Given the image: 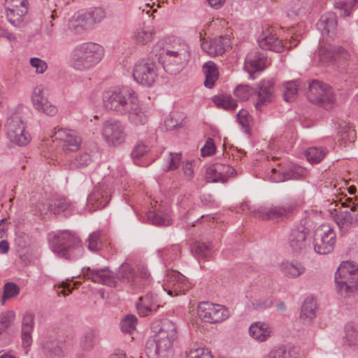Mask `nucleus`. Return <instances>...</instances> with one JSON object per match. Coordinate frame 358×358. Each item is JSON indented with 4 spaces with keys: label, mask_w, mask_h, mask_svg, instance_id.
<instances>
[{
    "label": "nucleus",
    "mask_w": 358,
    "mask_h": 358,
    "mask_svg": "<svg viewBox=\"0 0 358 358\" xmlns=\"http://www.w3.org/2000/svg\"><path fill=\"white\" fill-rule=\"evenodd\" d=\"M50 247L59 257L70 260L80 258L84 252L79 237L67 230L50 234Z\"/></svg>",
    "instance_id": "1"
},
{
    "label": "nucleus",
    "mask_w": 358,
    "mask_h": 358,
    "mask_svg": "<svg viewBox=\"0 0 358 358\" xmlns=\"http://www.w3.org/2000/svg\"><path fill=\"white\" fill-rule=\"evenodd\" d=\"M104 55L103 48L96 43L87 42L76 46L71 54V66L76 71H85L97 65Z\"/></svg>",
    "instance_id": "2"
},
{
    "label": "nucleus",
    "mask_w": 358,
    "mask_h": 358,
    "mask_svg": "<svg viewBox=\"0 0 358 358\" xmlns=\"http://www.w3.org/2000/svg\"><path fill=\"white\" fill-rule=\"evenodd\" d=\"M83 275L92 281L106 285L110 287H115L117 280H122L129 284H133L136 278L134 268L128 263H123L115 275L107 268L101 269H92L87 268L83 271Z\"/></svg>",
    "instance_id": "3"
},
{
    "label": "nucleus",
    "mask_w": 358,
    "mask_h": 358,
    "mask_svg": "<svg viewBox=\"0 0 358 358\" xmlns=\"http://www.w3.org/2000/svg\"><path fill=\"white\" fill-rule=\"evenodd\" d=\"M136 97L135 92L128 87H114L103 91L102 102L106 110L124 115Z\"/></svg>",
    "instance_id": "4"
},
{
    "label": "nucleus",
    "mask_w": 358,
    "mask_h": 358,
    "mask_svg": "<svg viewBox=\"0 0 358 358\" xmlns=\"http://www.w3.org/2000/svg\"><path fill=\"white\" fill-rule=\"evenodd\" d=\"M336 289L343 296H348L358 285V266L352 262H343L335 273Z\"/></svg>",
    "instance_id": "5"
},
{
    "label": "nucleus",
    "mask_w": 358,
    "mask_h": 358,
    "mask_svg": "<svg viewBox=\"0 0 358 358\" xmlns=\"http://www.w3.org/2000/svg\"><path fill=\"white\" fill-rule=\"evenodd\" d=\"M178 337L176 325L170 320H164L155 336L154 341L147 343L148 353L164 356Z\"/></svg>",
    "instance_id": "6"
},
{
    "label": "nucleus",
    "mask_w": 358,
    "mask_h": 358,
    "mask_svg": "<svg viewBox=\"0 0 358 358\" xmlns=\"http://www.w3.org/2000/svg\"><path fill=\"white\" fill-rule=\"evenodd\" d=\"M190 57L189 48L185 42L175 43L163 53L164 63L169 71L176 73L181 70Z\"/></svg>",
    "instance_id": "7"
},
{
    "label": "nucleus",
    "mask_w": 358,
    "mask_h": 358,
    "mask_svg": "<svg viewBox=\"0 0 358 358\" xmlns=\"http://www.w3.org/2000/svg\"><path fill=\"white\" fill-rule=\"evenodd\" d=\"M5 127L6 136L11 143L23 147L31 141V134L26 130V124L18 113L8 117Z\"/></svg>",
    "instance_id": "8"
},
{
    "label": "nucleus",
    "mask_w": 358,
    "mask_h": 358,
    "mask_svg": "<svg viewBox=\"0 0 358 358\" xmlns=\"http://www.w3.org/2000/svg\"><path fill=\"white\" fill-rule=\"evenodd\" d=\"M101 134L109 146H119L123 144L127 138L124 125L119 120H108L103 122Z\"/></svg>",
    "instance_id": "9"
},
{
    "label": "nucleus",
    "mask_w": 358,
    "mask_h": 358,
    "mask_svg": "<svg viewBox=\"0 0 358 358\" xmlns=\"http://www.w3.org/2000/svg\"><path fill=\"white\" fill-rule=\"evenodd\" d=\"M336 243V234L328 224H322L315 231L313 241L315 251L320 255L331 252Z\"/></svg>",
    "instance_id": "10"
},
{
    "label": "nucleus",
    "mask_w": 358,
    "mask_h": 358,
    "mask_svg": "<svg viewBox=\"0 0 358 358\" xmlns=\"http://www.w3.org/2000/svg\"><path fill=\"white\" fill-rule=\"evenodd\" d=\"M308 100L315 104L328 108L335 101L332 89L326 84L314 80L309 85Z\"/></svg>",
    "instance_id": "11"
},
{
    "label": "nucleus",
    "mask_w": 358,
    "mask_h": 358,
    "mask_svg": "<svg viewBox=\"0 0 358 358\" xmlns=\"http://www.w3.org/2000/svg\"><path fill=\"white\" fill-rule=\"evenodd\" d=\"M197 312L201 320L209 323L221 322L229 316V312L224 306L208 301L199 303Z\"/></svg>",
    "instance_id": "12"
},
{
    "label": "nucleus",
    "mask_w": 358,
    "mask_h": 358,
    "mask_svg": "<svg viewBox=\"0 0 358 358\" xmlns=\"http://www.w3.org/2000/svg\"><path fill=\"white\" fill-rule=\"evenodd\" d=\"M162 288L170 296H176L185 294L191 288V284L180 272L171 271L167 273Z\"/></svg>",
    "instance_id": "13"
},
{
    "label": "nucleus",
    "mask_w": 358,
    "mask_h": 358,
    "mask_svg": "<svg viewBox=\"0 0 358 358\" xmlns=\"http://www.w3.org/2000/svg\"><path fill=\"white\" fill-rule=\"evenodd\" d=\"M53 141H57L61 149L66 153L76 152L82 143L81 136L73 130L59 129L52 136Z\"/></svg>",
    "instance_id": "14"
},
{
    "label": "nucleus",
    "mask_w": 358,
    "mask_h": 358,
    "mask_svg": "<svg viewBox=\"0 0 358 358\" xmlns=\"http://www.w3.org/2000/svg\"><path fill=\"white\" fill-rule=\"evenodd\" d=\"M133 78L142 85L152 86L157 78L155 64L145 60L137 62L134 67Z\"/></svg>",
    "instance_id": "15"
},
{
    "label": "nucleus",
    "mask_w": 358,
    "mask_h": 358,
    "mask_svg": "<svg viewBox=\"0 0 358 358\" xmlns=\"http://www.w3.org/2000/svg\"><path fill=\"white\" fill-rule=\"evenodd\" d=\"M309 229L304 224L301 223L294 227L288 238V245L294 253L304 252L310 245L308 238Z\"/></svg>",
    "instance_id": "16"
},
{
    "label": "nucleus",
    "mask_w": 358,
    "mask_h": 358,
    "mask_svg": "<svg viewBox=\"0 0 358 358\" xmlns=\"http://www.w3.org/2000/svg\"><path fill=\"white\" fill-rule=\"evenodd\" d=\"M294 208L292 205L261 207L252 211V214L254 217L262 220H279L287 217Z\"/></svg>",
    "instance_id": "17"
},
{
    "label": "nucleus",
    "mask_w": 358,
    "mask_h": 358,
    "mask_svg": "<svg viewBox=\"0 0 358 358\" xmlns=\"http://www.w3.org/2000/svg\"><path fill=\"white\" fill-rule=\"evenodd\" d=\"M31 102L34 108L49 116H54L57 113V108L52 104L45 96L43 85H38L33 90Z\"/></svg>",
    "instance_id": "18"
},
{
    "label": "nucleus",
    "mask_w": 358,
    "mask_h": 358,
    "mask_svg": "<svg viewBox=\"0 0 358 358\" xmlns=\"http://www.w3.org/2000/svg\"><path fill=\"white\" fill-rule=\"evenodd\" d=\"M235 169L227 164H216L210 166L206 171V179L208 182H225L232 176Z\"/></svg>",
    "instance_id": "19"
},
{
    "label": "nucleus",
    "mask_w": 358,
    "mask_h": 358,
    "mask_svg": "<svg viewBox=\"0 0 358 358\" xmlns=\"http://www.w3.org/2000/svg\"><path fill=\"white\" fill-rule=\"evenodd\" d=\"M110 196L111 189L106 186L105 182L102 181L88 196L87 202L95 209L103 208L108 203Z\"/></svg>",
    "instance_id": "20"
},
{
    "label": "nucleus",
    "mask_w": 358,
    "mask_h": 358,
    "mask_svg": "<svg viewBox=\"0 0 358 358\" xmlns=\"http://www.w3.org/2000/svg\"><path fill=\"white\" fill-rule=\"evenodd\" d=\"M337 23V16L336 13L329 12L321 16L317 23V28L321 33L324 39L326 37L333 39L336 36Z\"/></svg>",
    "instance_id": "21"
},
{
    "label": "nucleus",
    "mask_w": 358,
    "mask_h": 358,
    "mask_svg": "<svg viewBox=\"0 0 358 358\" xmlns=\"http://www.w3.org/2000/svg\"><path fill=\"white\" fill-rule=\"evenodd\" d=\"M331 215L342 234L348 233L355 225L358 224V213L353 217L348 211L334 210Z\"/></svg>",
    "instance_id": "22"
},
{
    "label": "nucleus",
    "mask_w": 358,
    "mask_h": 358,
    "mask_svg": "<svg viewBox=\"0 0 358 358\" xmlns=\"http://www.w3.org/2000/svg\"><path fill=\"white\" fill-rule=\"evenodd\" d=\"M258 44L262 49L272 50L280 52L284 49V45L275 35L273 34L270 30L267 29L258 36Z\"/></svg>",
    "instance_id": "23"
},
{
    "label": "nucleus",
    "mask_w": 358,
    "mask_h": 358,
    "mask_svg": "<svg viewBox=\"0 0 358 358\" xmlns=\"http://www.w3.org/2000/svg\"><path fill=\"white\" fill-rule=\"evenodd\" d=\"M126 115H128V121L134 126L144 125L148 121V117L141 107L137 96L128 108Z\"/></svg>",
    "instance_id": "24"
},
{
    "label": "nucleus",
    "mask_w": 358,
    "mask_h": 358,
    "mask_svg": "<svg viewBox=\"0 0 358 358\" xmlns=\"http://www.w3.org/2000/svg\"><path fill=\"white\" fill-rule=\"evenodd\" d=\"M35 316L32 313L26 312L22 320L21 338L24 348L29 347L32 343L31 334L34 327Z\"/></svg>",
    "instance_id": "25"
},
{
    "label": "nucleus",
    "mask_w": 358,
    "mask_h": 358,
    "mask_svg": "<svg viewBox=\"0 0 358 358\" xmlns=\"http://www.w3.org/2000/svg\"><path fill=\"white\" fill-rule=\"evenodd\" d=\"M258 100L255 103V108L261 110V107L267 105L273 100V84L270 80H262L258 87Z\"/></svg>",
    "instance_id": "26"
},
{
    "label": "nucleus",
    "mask_w": 358,
    "mask_h": 358,
    "mask_svg": "<svg viewBox=\"0 0 358 358\" xmlns=\"http://www.w3.org/2000/svg\"><path fill=\"white\" fill-rule=\"evenodd\" d=\"M272 332L271 327L263 322H253L249 327L250 336L260 343L267 341L271 336Z\"/></svg>",
    "instance_id": "27"
},
{
    "label": "nucleus",
    "mask_w": 358,
    "mask_h": 358,
    "mask_svg": "<svg viewBox=\"0 0 358 358\" xmlns=\"http://www.w3.org/2000/svg\"><path fill=\"white\" fill-rule=\"evenodd\" d=\"M229 42L228 38L220 37L210 41L203 42L201 48L208 55L214 57L222 55L226 48L229 47Z\"/></svg>",
    "instance_id": "28"
},
{
    "label": "nucleus",
    "mask_w": 358,
    "mask_h": 358,
    "mask_svg": "<svg viewBox=\"0 0 358 358\" xmlns=\"http://www.w3.org/2000/svg\"><path fill=\"white\" fill-rule=\"evenodd\" d=\"M265 59L256 53H250L247 55L245 62V69L250 73V77L255 79L252 74L261 71L264 69Z\"/></svg>",
    "instance_id": "29"
},
{
    "label": "nucleus",
    "mask_w": 358,
    "mask_h": 358,
    "mask_svg": "<svg viewBox=\"0 0 358 358\" xmlns=\"http://www.w3.org/2000/svg\"><path fill=\"white\" fill-rule=\"evenodd\" d=\"M69 29L75 34H81L86 31L91 29L92 27L84 13H77L75 14L69 20Z\"/></svg>",
    "instance_id": "30"
},
{
    "label": "nucleus",
    "mask_w": 358,
    "mask_h": 358,
    "mask_svg": "<svg viewBox=\"0 0 358 358\" xmlns=\"http://www.w3.org/2000/svg\"><path fill=\"white\" fill-rule=\"evenodd\" d=\"M280 267L282 273L291 278H297L305 272V267L298 262H283Z\"/></svg>",
    "instance_id": "31"
},
{
    "label": "nucleus",
    "mask_w": 358,
    "mask_h": 358,
    "mask_svg": "<svg viewBox=\"0 0 358 358\" xmlns=\"http://www.w3.org/2000/svg\"><path fill=\"white\" fill-rule=\"evenodd\" d=\"M203 72L206 80L204 85L208 88H212L218 78V69L213 62L208 61L203 66Z\"/></svg>",
    "instance_id": "32"
},
{
    "label": "nucleus",
    "mask_w": 358,
    "mask_h": 358,
    "mask_svg": "<svg viewBox=\"0 0 358 358\" xmlns=\"http://www.w3.org/2000/svg\"><path fill=\"white\" fill-rule=\"evenodd\" d=\"M317 304L316 301L313 298H307L301 309V318L305 322H310L316 317Z\"/></svg>",
    "instance_id": "33"
},
{
    "label": "nucleus",
    "mask_w": 358,
    "mask_h": 358,
    "mask_svg": "<svg viewBox=\"0 0 358 358\" xmlns=\"http://www.w3.org/2000/svg\"><path fill=\"white\" fill-rule=\"evenodd\" d=\"M92 29L106 17L105 9L101 6L92 7L83 13Z\"/></svg>",
    "instance_id": "34"
},
{
    "label": "nucleus",
    "mask_w": 358,
    "mask_h": 358,
    "mask_svg": "<svg viewBox=\"0 0 358 358\" xmlns=\"http://www.w3.org/2000/svg\"><path fill=\"white\" fill-rule=\"evenodd\" d=\"M356 193V188L355 187H337V186L334 185V195L336 196L335 202H339L341 205L342 206V203H343L342 201H344L345 199H343L342 197L345 196L349 199H351L352 200V202L354 203H356L357 201V196L355 195Z\"/></svg>",
    "instance_id": "35"
},
{
    "label": "nucleus",
    "mask_w": 358,
    "mask_h": 358,
    "mask_svg": "<svg viewBox=\"0 0 358 358\" xmlns=\"http://www.w3.org/2000/svg\"><path fill=\"white\" fill-rule=\"evenodd\" d=\"M154 34L153 29L150 27H140L134 32L133 38L136 43L145 45L151 42Z\"/></svg>",
    "instance_id": "36"
},
{
    "label": "nucleus",
    "mask_w": 358,
    "mask_h": 358,
    "mask_svg": "<svg viewBox=\"0 0 358 358\" xmlns=\"http://www.w3.org/2000/svg\"><path fill=\"white\" fill-rule=\"evenodd\" d=\"M27 8L22 10L6 9L8 21L14 27H21L24 24V17L27 13Z\"/></svg>",
    "instance_id": "37"
},
{
    "label": "nucleus",
    "mask_w": 358,
    "mask_h": 358,
    "mask_svg": "<svg viewBox=\"0 0 358 358\" xmlns=\"http://www.w3.org/2000/svg\"><path fill=\"white\" fill-rule=\"evenodd\" d=\"M214 103L226 110H234L237 107V102L230 95L220 94L213 97Z\"/></svg>",
    "instance_id": "38"
},
{
    "label": "nucleus",
    "mask_w": 358,
    "mask_h": 358,
    "mask_svg": "<svg viewBox=\"0 0 358 358\" xmlns=\"http://www.w3.org/2000/svg\"><path fill=\"white\" fill-rule=\"evenodd\" d=\"M320 62L323 64H333L336 58L334 53V47L330 44L327 45H321L318 51Z\"/></svg>",
    "instance_id": "39"
},
{
    "label": "nucleus",
    "mask_w": 358,
    "mask_h": 358,
    "mask_svg": "<svg viewBox=\"0 0 358 358\" xmlns=\"http://www.w3.org/2000/svg\"><path fill=\"white\" fill-rule=\"evenodd\" d=\"M334 7L341 10V16L348 17L358 8V0H338L335 2Z\"/></svg>",
    "instance_id": "40"
},
{
    "label": "nucleus",
    "mask_w": 358,
    "mask_h": 358,
    "mask_svg": "<svg viewBox=\"0 0 358 358\" xmlns=\"http://www.w3.org/2000/svg\"><path fill=\"white\" fill-rule=\"evenodd\" d=\"M327 150L323 147H311L306 150L305 155L307 160L312 164L319 163L325 157Z\"/></svg>",
    "instance_id": "41"
},
{
    "label": "nucleus",
    "mask_w": 358,
    "mask_h": 358,
    "mask_svg": "<svg viewBox=\"0 0 358 358\" xmlns=\"http://www.w3.org/2000/svg\"><path fill=\"white\" fill-rule=\"evenodd\" d=\"M298 87L299 85L296 81L285 83L282 87L284 99L286 101H291L294 100L296 98Z\"/></svg>",
    "instance_id": "42"
},
{
    "label": "nucleus",
    "mask_w": 358,
    "mask_h": 358,
    "mask_svg": "<svg viewBox=\"0 0 358 358\" xmlns=\"http://www.w3.org/2000/svg\"><path fill=\"white\" fill-rule=\"evenodd\" d=\"M296 177L292 171H282L275 168L272 169L270 179L275 182H284L287 180H294Z\"/></svg>",
    "instance_id": "43"
},
{
    "label": "nucleus",
    "mask_w": 358,
    "mask_h": 358,
    "mask_svg": "<svg viewBox=\"0 0 358 358\" xmlns=\"http://www.w3.org/2000/svg\"><path fill=\"white\" fill-rule=\"evenodd\" d=\"M291 10L295 15H303L312 10L310 3L305 0H296L291 5Z\"/></svg>",
    "instance_id": "44"
},
{
    "label": "nucleus",
    "mask_w": 358,
    "mask_h": 358,
    "mask_svg": "<svg viewBox=\"0 0 358 358\" xmlns=\"http://www.w3.org/2000/svg\"><path fill=\"white\" fill-rule=\"evenodd\" d=\"M161 257L167 262H172L178 258L180 253L178 245H172L159 250Z\"/></svg>",
    "instance_id": "45"
},
{
    "label": "nucleus",
    "mask_w": 358,
    "mask_h": 358,
    "mask_svg": "<svg viewBox=\"0 0 358 358\" xmlns=\"http://www.w3.org/2000/svg\"><path fill=\"white\" fill-rule=\"evenodd\" d=\"M345 343L350 346H358V331L350 324L345 326Z\"/></svg>",
    "instance_id": "46"
},
{
    "label": "nucleus",
    "mask_w": 358,
    "mask_h": 358,
    "mask_svg": "<svg viewBox=\"0 0 358 358\" xmlns=\"http://www.w3.org/2000/svg\"><path fill=\"white\" fill-rule=\"evenodd\" d=\"M92 162L91 157L87 152L81 153L76 156L70 162L71 169H80L87 166Z\"/></svg>",
    "instance_id": "47"
},
{
    "label": "nucleus",
    "mask_w": 358,
    "mask_h": 358,
    "mask_svg": "<svg viewBox=\"0 0 358 358\" xmlns=\"http://www.w3.org/2000/svg\"><path fill=\"white\" fill-rule=\"evenodd\" d=\"M136 324V317L134 315H128L121 320V329L124 333L131 334L135 330Z\"/></svg>",
    "instance_id": "48"
},
{
    "label": "nucleus",
    "mask_w": 358,
    "mask_h": 358,
    "mask_svg": "<svg viewBox=\"0 0 358 358\" xmlns=\"http://www.w3.org/2000/svg\"><path fill=\"white\" fill-rule=\"evenodd\" d=\"M15 317V313L13 310H8L0 315V335L10 326Z\"/></svg>",
    "instance_id": "49"
},
{
    "label": "nucleus",
    "mask_w": 358,
    "mask_h": 358,
    "mask_svg": "<svg viewBox=\"0 0 358 358\" xmlns=\"http://www.w3.org/2000/svg\"><path fill=\"white\" fill-rule=\"evenodd\" d=\"M152 222L155 225L166 226L171 224V219L167 214H162L160 212L152 213L149 215Z\"/></svg>",
    "instance_id": "50"
},
{
    "label": "nucleus",
    "mask_w": 358,
    "mask_h": 358,
    "mask_svg": "<svg viewBox=\"0 0 358 358\" xmlns=\"http://www.w3.org/2000/svg\"><path fill=\"white\" fill-rule=\"evenodd\" d=\"M181 154L170 152L166 159V171L176 169L181 162Z\"/></svg>",
    "instance_id": "51"
},
{
    "label": "nucleus",
    "mask_w": 358,
    "mask_h": 358,
    "mask_svg": "<svg viewBox=\"0 0 358 358\" xmlns=\"http://www.w3.org/2000/svg\"><path fill=\"white\" fill-rule=\"evenodd\" d=\"M252 89L248 85H239L234 90L235 96L241 101H245L249 99L252 94Z\"/></svg>",
    "instance_id": "52"
},
{
    "label": "nucleus",
    "mask_w": 358,
    "mask_h": 358,
    "mask_svg": "<svg viewBox=\"0 0 358 358\" xmlns=\"http://www.w3.org/2000/svg\"><path fill=\"white\" fill-rule=\"evenodd\" d=\"M18 292V287L14 283H6L4 285L3 296L2 299L3 303H4L6 300L17 295Z\"/></svg>",
    "instance_id": "53"
},
{
    "label": "nucleus",
    "mask_w": 358,
    "mask_h": 358,
    "mask_svg": "<svg viewBox=\"0 0 358 358\" xmlns=\"http://www.w3.org/2000/svg\"><path fill=\"white\" fill-rule=\"evenodd\" d=\"M182 171L185 180L191 181L194 176V169L192 162L186 161L182 164Z\"/></svg>",
    "instance_id": "54"
},
{
    "label": "nucleus",
    "mask_w": 358,
    "mask_h": 358,
    "mask_svg": "<svg viewBox=\"0 0 358 358\" xmlns=\"http://www.w3.org/2000/svg\"><path fill=\"white\" fill-rule=\"evenodd\" d=\"M100 246V232L92 233L88 238V249L91 251H96L99 250Z\"/></svg>",
    "instance_id": "55"
},
{
    "label": "nucleus",
    "mask_w": 358,
    "mask_h": 358,
    "mask_svg": "<svg viewBox=\"0 0 358 358\" xmlns=\"http://www.w3.org/2000/svg\"><path fill=\"white\" fill-rule=\"evenodd\" d=\"M187 358H213V356L207 350L201 348H197L191 349Z\"/></svg>",
    "instance_id": "56"
},
{
    "label": "nucleus",
    "mask_w": 358,
    "mask_h": 358,
    "mask_svg": "<svg viewBox=\"0 0 358 358\" xmlns=\"http://www.w3.org/2000/svg\"><path fill=\"white\" fill-rule=\"evenodd\" d=\"M334 53L336 60L335 62L343 64L350 58V54L341 46L334 47Z\"/></svg>",
    "instance_id": "57"
},
{
    "label": "nucleus",
    "mask_w": 358,
    "mask_h": 358,
    "mask_svg": "<svg viewBox=\"0 0 358 358\" xmlns=\"http://www.w3.org/2000/svg\"><path fill=\"white\" fill-rule=\"evenodd\" d=\"M28 0H6V9L22 10V8H27L28 10Z\"/></svg>",
    "instance_id": "58"
},
{
    "label": "nucleus",
    "mask_w": 358,
    "mask_h": 358,
    "mask_svg": "<svg viewBox=\"0 0 358 358\" xmlns=\"http://www.w3.org/2000/svg\"><path fill=\"white\" fill-rule=\"evenodd\" d=\"M30 64L35 69L36 73H43L48 69L46 62L38 57L31 58Z\"/></svg>",
    "instance_id": "59"
},
{
    "label": "nucleus",
    "mask_w": 358,
    "mask_h": 358,
    "mask_svg": "<svg viewBox=\"0 0 358 358\" xmlns=\"http://www.w3.org/2000/svg\"><path fill=\"white\" fill-rule=\"evenodd\" d=\"M215 152V145L213 139L209 138L207 139L204 146L201 149V153L203 157L210 156Z\"/></svg>",
    "instance_id": "60"
},
{
    "label": "nucleus",
    "mask_w": 358,
    "mask_h": 358,
    "mask_svg": "<svg viewBox=\"0 0 358 358\" xmlns=\"http://www.w3.org/2000/svg\"><path fill=\"white\" fill-rule=\"evenodd\" d=\"M237 119L240 124H241L244 127H248L250 125L252 122V117L249 115V113L244 109H241L238 115Z\"/></svg>",
    "instance_id": "61"
},
{
    "label": "nucleus",
    "mask_w": 358,
    "mask_h": 358,
    "mask_svg": "<svg viewBox=\"0 0 358 358\" xmlns=\"http://www.w3.org/2000/svg\"><path fill=\"white\" fill-rule=\"evenodd\" d=\"M148 151V146L143 142H139L134 146L131 152V156L133 158H140Z\"/></svg>",
    "instance_id": "62"
},
{
    "label": "nucleus",
    "mask_w": 358,
    "mask_h": 358,
    "mask_svg": "<svg viewBox=\"0 0 358 358\" xmlns=\"http://www.w3.org/2000/svg\"><path fill=\"white\" fill-rule=\"evenodd\" d=\"M195 252L203 257H208L211 254L210 247L204 243H199L196 245Z\"/></svg>",
    "instance_id": "63"
},
{
    "label": "nucleus",
    "mask_w": 358,
    "mask_h": 358,
    "mask_svg": "<svg viewBox=\"0 0 358 358\" xmlns=\"http://www.w3.org/2000/svg\"><path fill=\"white\" fill-rule=\"evenodd\" d=\"M178 204L180 208L184 210L193 209L194 208V203L190 196H182L178 200Z\"/></svg>",
    "instance_id": "64"
}]
</instances>
